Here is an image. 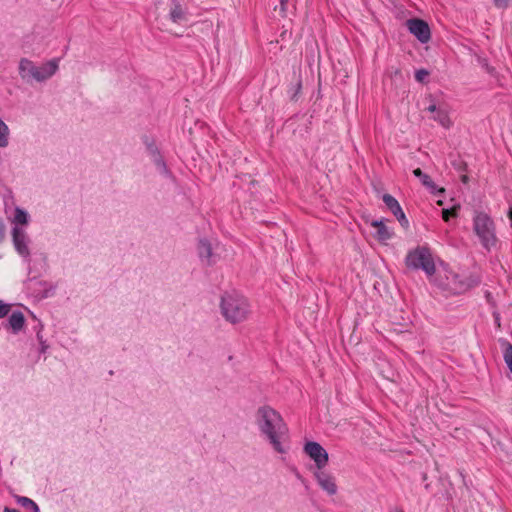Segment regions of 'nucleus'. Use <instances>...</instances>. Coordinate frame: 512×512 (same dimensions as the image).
Instances as JSON below:
<instances>
[{"mask_svg": "<svg viewBox=\"0 0 512 512\" xmlns=\"http://www.w3.org/2000/svg\"><path fill=\"white\" fill-rule=\"evenodd\" d=\"M255 423L277 453H286L283 444L288 439V427L279 412L270 406H261L256 411Z\"/></svg>", "mask_w": 512, "mask_h": 512, "instance_id": "f257e3e1", "label": "nucleus"}, {"mask_svg": "<svg viewBox=\"0 0 512 512\" xmlns=\"http://www.w3.org/2000/svg\"><path fill=\"white\" fill-rule=\"evenodd\" d=\"M220 310L225 320L231 324L244 322L251 312L248 299L237 291L225 292L221 296Z\"/></svg>", "mask_w": 512, "mask_h": 512, "instance_id": "f03ea898", "label": "nucleus"}, {"mask_svg": "<svg viewBox=\"0 0 512 512\" xmlns=\"http://www.w3.org/2000/svg\"><path fill=\"white\" fill-rule=\"evenodd\" d=\"M473 230L480 239L482 246L490 251L497 244L495 224L492 218L484 212H477L473 218Z\"/></svg>", "mask_w": 512, "mask_h": 512, "instance_id": "7ed1b4c3", "label": "nucleus"}, {"mask_svg": "<svg viewBox=\"0 0 512 512\" xmlns=\"http://www.w3.org/2000/svg\"><path fill=\"white\" fill-rule=\"evenodd\" d=\"M406 264L413 269H422L428 277L435 274L436 268L430 248L418 246L406 257Z\"/></svg>", "mask_w": 512, "mask_h": 512, "instance_id": "20e7f679", "label": "nucleus"}, {"mask_svg": "<svg viewBox=\"0 0 512 512\" xmlns=\"http://www.w3.org/2000/svg\"><path fill=\"white\" fill-rule=\"evenodd\" d=\"M480 280L477 277H461L453 272H445V280H439L437 285L450 293L462 294L472 287L477 286Z\"/></svg>", "mask_w": 512, "mask_h": 512, "instance_id": "39448f33", "label": "nucleus"}, {"mask_svg": "<svg viewBox=\"0 0 512 512\" xmlns=\"http://www.w3.org/2000/svg\"><path fill=\"white\" fill-rule=\"evenodd\" d=\"M304 452L314 461L317 470H322L329 461L327 451L318 442L308 441Z\"/></svg>", "mask_w": 512, "mask_h": 512, "instance_id": "423d86ee", "label": "nucleus"}, {"mask_svg": "<svg viewBox=\"0 0 512 512\" xmlns=\"http://www.w3.org/2000/svg\"><path fill=\"white\" fill-rule=\"evenodd\" d=\"M408 30L421 43H427L431 38V31L428 23L419 18H412L406 22Z\"/></svg>", "mask_w": 512, "mask_h": 512, "instance_id": "0eeeda50", "label": "nucleus"}, {"mask_svg": "<svg viewBox=\"0 0 512 512\" xmlns=\"http://www.w3.org/2000/svg\"><path fill=\"white\" fill-rule=\"evenodd\" d=\"M12 242L17 253L25 259H29L30 250L28 247L29 238L26 232L19 226L12 228Z\"/></svg>", "mask_w": 512, "mask_h": 512, "instance_id": "6e6552de", "label": "nucleus"}, {"mask_svg": "<svg viewBox=\"0 0 512 512\" xmlns=\"http://www.w3.org/2000/svg\"><path fill=\"white\" fill-rule=\"evenodd\" d=\"M314 477L320 486V488L325 491L329 496H334L338 492V487L336 484L335 477L325 471L317 470L314 472Z\"/></svg>", "mask_w": 512, "mask_h": 512, "instance_id": "1a4fd4ad", "label": "nucleus"}, {"mask_svg": "<svg viewBox=\"0 0 512 512\" xmlns=\"http://www.w3.org/2000/svg\"><path fill=\"white\" fill-rule=\"evenodd\" d=\"M18 72L20 77L26 81L31 82L35 80L38 82L37 65L28 58H21L18 65Z\"/></svg>", "mask_w": 512, "mask_h": 512, "instance_id": "9d476101", "label": "nucleus"}, {"mask_svg": "<svg viewBox=\"0 0 512 512\" xmlns=\"http://www.w3.org/2000/svg\"><path fill=\"white\" fill-rule=\"evenodd\" d=\"M386 209H388L397 219L399 224L407 230L409 228V221L402 210L399 202L391 195L386 194Z\"/></svg>", "mask_w": 512, "mask_h": 512, "instance_id": "9b49d317", "label": "nucleus"}, {"mask_svg": "<svg viewBox=\"0 0 512 512\" xmlns=\"http://www.w3.org/2000/svg\"><path fill=\"white\" fill-rule=\"evenodd\" d=\"M198 256L203 263L210 266L216 262L211 242L202 238L199 240L197 245Z\"/></svg>", "mask_w": 512, "mask_h": 512, "instance_id": "f8f14e48", "label": "nucleus"}, {"mask_svg": "<svg viewBox=\"0 0 512 512\" xmlns=\"http://www.w3.org/2000/svg\"><path fill=\"white\" fill-rule=\"evenodd\" d=\"M59 58L51 59L41 66H37L38 82H44L50 79L59 69Z\"/></svg>", "mask_w": 512, "mask_h": 512, "instance_id": "ddd939ff", "label": "nucleus"}, {"mask_svg": "<svg viewBox=\"0 0 512 512\" xmlns=\"http://www.w3.org/2000/svg\"><path fill=\"white\" fill-rule=\"evenodd\" d=\"M25 317L21 311H14L10 314L8 321L4 324L6 329H11L13 334H18L24 327Z\"/></svg>", "mask_w": 512, "mask_h": 512, "instance_id": "4468645a", "label": "nucleus"}, {"mask_svg": "<svg viewBox=\"0 0 512 512\" xmlns=\"http://www.w3.org/2000/svg\"><path fill=\"white\" fill-rule=\"evenodd\" d=\"M413 174L415 177L419 178L421 183L428 188L431 192H434L436 190V185L432 181L429 175L425 174L420 168H416L413 170Z\"/></svg>", "mask_w": 512, "mask_h": 512, "instance_id": "2eb2a0df", "label": "nucleus"}, {"mask_svg": "<svg viewBox=\"0 0 512 512\" xmlns=\"http://www.w3.org/2000/svg\"><path fill=\"white\" fill-rule=\"evenodd\" d=\"M16 502L23 508L29 509L32 512H40L39 506L35 501L26 496H15Z\"/></svg>", "mask_w": 512, "mask_h": 512, "instance_id": "dca6fc26", "label": "nucleus"}, {"mask_svg": "<svg viewBox=\"0 0 512 512\" xmlns=\"http://www.w3.org/2000/svg\"><path fill=\"white\" fill-rule=\"evenodd\" d=\"M371 226L376 228V233L374 237L378 240L380 244L384 243V218L372 220Z\"/></svg>", "mask_w": 512, "mask_h": 512, "instance_id": "f3484780", "label": "nucleus"}, {"mask_svg": "<svg viewBox=\"0 0 512 512\" xmlns=\"http://www.w3.org/2000/svg\"><path fill=\"white\" fill-rule=\"evenodd\" d=\"M9 127L7 124L0 118V148H5L9 144Z\"/></svg>", "mask_w": 512, "mask_h": 512, "instance_id": "a211bd4d", "label": "nucleus"}, {"mask_svg": "<svg viewBox=\"0 0 512 512\" xmlns=\"http://www.w3.org/2000/svg\"><path fill=\"white\" fill-rule=\"evenodd\" d=\"M169 15L170 19L175 23H179L185 19V13L179 3H174Z\"/></svg>", "mask_w": 512, "mask_h": 512, "instance_id": "6ab92c4d", "label": "nucleus"}, {"mask_svg": "<svg viewBox=\"0 0 512 512\" xmlns=\"http://www.w3.org/2000/svg\"><path fill=\"white\" fill-rule=\"evenodd\" d=\"M433 119L439 122L445 128H449L451 125V120L448 116V113L441 108L436 111Z\"/></svg>", "mask_w": 512, "mask_h": 512, "instance_id": "aec40b11", "label": "nucleus"}, {"mask_svg": "<svg viewBox=\"0 0 512 512\" xmlns=\"http://www.w3.org/2000/svg\"><path fill=\"white\" fill-rule=\"evenodd\" d=\"M28 219H29V215L28 213L17 207L15 209V214H14V219H13V222L16 224L15 226H18V224H21V225H26L28 223Z\"/></svg>", "mask_w": 512, "mask_h": 512, "instance_id": "412c9836", "label": "nucleus"}, {"mask_svg": "<svg viewBox=\"0 0 512 512\" xmlns=\"http://www.w3.org/2000/svg\"><path fill=\"white\" fill-rule=\"evenodd\" d=\"M502 345L504 347L503 357H504L505 363L507 364V366L509 367V369L512 373V344L508 341H504L502 343Z\"/></svg>", "mask_w": 512, "mask_h": 512, "instance_id": "4be33fe9", "label": "nucleus"}, {"mask_svg": "<svg viewBox=\"0 0 512 512\" xmlns=\"http://www.w3.org/2000/svg\"><path fill=\"white\" fill-rule=\"evenodd\" d=\"M153 161H154L156 167L159 169V171L162 174H164L166 176H170L171 175V173H170V171H169V169H168V167H167L163 157L160 154L155 155V157H153Z\"/></svg>", "mask_w": 512, "mask_h": 512, "instance_id": "5701e85b", "label": "nucleus"}, {"mask_svg": "<svg viewBox=\"0 0 512 512\" xmlns=\"http://www.w3.org/2000/svg\"><path fill=\"white\" fill-rule=\"evenodd\" d=\"M153 161H154L156 167L159 169V171L162 174H164L166 176H170L171 175V173H170V171H169V169H168V167H167L163 157L160 154L155 155V157H153Z\"/></svg>", "mask_w": 512, "mask_h": 512, "instance_id": "b1692460", "label": "nucleus"}, {"mask_svg": "<svg viewBox=\"0 0 512 512\" xmlns=\"http://www.w3.org/2000/svg\"><path fill=\"white\" fill-rule=\"evenodd\" d=\"M153 161H154L156 167L159 169V171L162 174H164L166 176H170L171 175V173H170V171H169V169H168V167H167L163 157L160 154L155 155V157H153Z\"/></svg>", "mask_w": 512, "mask_h": 512, "instance_id": "393cba45", "label": "nucleus"}, {"mask_svg": "<svg viewBox=\"0 0 512 512\" xmlns=\"http://www.w3.org/2000/svg\"><path fill=\"white\" fill-rule=\"evenodd\" d=\"M301 89H302V81H301V78L298 77L297 80H296V83L293 87L290 88L289 90V93H290V99L292 101H297L298 99V96L301 92Z\"/></svg>", "mask_w": 512, "mask_h": 512, "instance_id": "a878e982", "label": "nucleus"}, {"mask_svg": "<svg viewBox=\"0 0 512 512\" xmlns=\"http://www.w3.org/2000/svg\"><path fill=\"white\" fill-rule=\"evenodd\" d=\"M42 327H43L42 324L39 322L37 324V326L35 327V329H36L37 339L40 344V352L45 353L48 348V345L46 344V341L43 339V336L41 334Z\"/></svg>", "mask_w": 512, "mask_h": 512, "instance_id": "bb28decb", "label": "nucleus"}, {"mask_svg": "<svg viewBox=\"0 0 512 512\" xmlns=\"http://www.w3.org/2000/svg\"><path fill=\"white\" fill-rule=\"evenodd\" d=\"M459 208H460L459 206H453L450 209H443L442 210V218H443V220L445 222H448L451 218L456 217Z\"/></svg>", "mask_w": 512, "mask_h": 512, "instance_id": "cd10ccee", "label": "nucleus"}, {"mask_svg": "<svg viewBox=\"0 0 512 512\" xmlns=\"http://www.w3.org/2000/svg\"><path fill=\"white\" fill-rule=\"evenodd\" d=\"M404 314V311H401L400 315H393L392 313H389V321L392 325H402L406 320Z\"/></svg>", "mask_w": 512, "mask_h": 512, "instance_id": "c85d7f7f", "label": "nucleus"}, {"mask_svg": "<svg viewBox=\"0 0 512 512\" xmlns=\"http://www.w3.org/2000/svg\"><path fill=\"white\" fill-rule=\"evenodd\" d=\"M428 76L429 72L425 69H419L415 72V79L420 83H424Z\"/></svg>", "mask_w": 512, "mask_h": 512, "instance_id": "c756f323", "label": "nucleus"}, {"mask_svg": "<svg viewBox=\"0 0 512 512\" xmlns=\"http://www.w3.org/2000/svg\"><path fill=\"white\" fill-rule=\"evenodd\" d=\"M11 310V305L0 300V319L6 317Z\"/></svg>", "mask_w": 512, "mask_h": 512, "instance_id": "7c9ffc66", "label": "nucleus"}, {"mask_svg": "<svg viewBox=\"0 0 512 512\" xmlns=\"http://www.w3.org/2000/svg\"><path fill=\"white\" fill-rule=\"evenodd\" d=\"M288 2L289 0H280L279 11L282 16H286L288 10Z\"/></svg>", "mask_w": 512, "mask_h": 512, "instance_id": "2f4dec72", "label": "nucleus"}, {"mask_svg": "<svg viewBox=\"0 0 512 512\" xmlns=\"http://www.w3.org/2000/svg\"><path fill=\"white\" fill-rule=\"evenodd\" d=\"M147 149L149 153L152 155V157H155V155L160 154L158 148L154 143H147Z\"/></svg>", "mask_w": 512, "mask_h": 512, "instance_id": "473e14b6", "label": "nucleus"}, {"mask_svg": "<svg viewBox=\"0 0 512 512\" xmlns=\"http://www.w3.org/2000/svg\"><path fill=\"white\" fill-rule=\"evenodd\" d=\"M511 0H494V4L498 8H507Z\"/></svg>", "mask_w": 512, "mask_h": 512, "instance_id": "72a5a7b5", "label": "nucleus"}, {"mask_svg": "<svg viewBox=\"0 0 512 512\" xmlns=\"http://www.w3.org/2000/svg\"><path fill=\"white\" fill-rule=\"evenodd\" d=\"M5 238V224L2 219H0V243L3 242Z\"/></svg>", "mask_w": 512, "mask_h": 512, "instance_id": "f704fd0d", "label": "nucleus"}, {"mask_svg": "<svg viewBox=\"0 0 512 512\" xmlns=\"http://www.w3.org/2000/svg\"><path fill=\"white\" fill-rule=\"evenodd\" d=\"M439 108H437V106L435 104H431L427 107V110L431 113H436V111L438 110Z\"/></svg>", "mask_w": 512, "mask_h": 512, "instance_id": "c9c22d12", "label": "nucleus"}, {"mask_svg": "<svg viewBox=\"0 0 512 512\" xmlns=\"http://www.w3.org/2000/svg\"><path fill=\"white\" fill-rule=\"evenodd\" d=\"M3 512H20V511L15 508L4 507Z\"/></svg>", "mask_w": 512, "mask_h": 512, "instance_id": "e433bc0d", "label": "nucleus"}, {"mask_svg": "<svg viewBox=\"0 0 512 512\" xmlns=\"http://www.w3.org/2000/svg\"><path fill=\"white\" fill-rule=\"evenodd\" d=\"M508 218L509 220L511 221V227H512V207L509 208V211H508Z\"/></svg>", "mask_w": 512, "mask_h": 512, "instance_id": "4c0bfd02", "label": "nucleus"}, {"mask_svg": "<svg viewBox=\"0 0 512 512\" xmlns=\"http://www.w3.org/2000/svg\"><path fill=\"white\" fill-rule=\"evenodd\" d=\"M468 180H469V177H468L467 175H462V177H461V181H462L463 183H467V182H468Z\"/></svg>", "mask_w": 512, "mask_h": 512, "instance_id": "58836bf2", "label": "nucleus"}, {"mask_svg": "<svg viewBox=\"0 0 512 512\" xmlns=\"http://www.w3.org/2000/svg\"><path fill=\"white\" fill-rule=\"evenodd\" d=\"M392 234H393V233H390V232L388 231V229L386 228V232H385L386 239L391 238Z\"/></svg>", "mask_w": 512, "mask_h": 512, "instance_id": "ea45409f", "label": "nucleus"}, {"mask_svg": "<svg viewBox=\"0 0 512 512\" xmlns=\"http://www.w3.org/2000/svg\"><path fill=\"white\" fill-rule=\"evenodd\" d=\"M390 512H404V511L400 508H395L394 510H391Z\"/></svg>", "mask_w": 512, "mask_h": 512, "instance_id": "a19ab883", "label": "nucleus"}, {"mask_svg": "<svg viewBox=\"0 0 512 512\" xmlns=\"http://www.w3.org/2000/svg\"><path fill=\"white\" fill-rule=\"evenodd\" d=\"M296 477H297L298 479L302 480V477H301V475H300L298 472H296Z\"/></svg>", "mask_w": 512, "mask_h": 512, "instance_id": "79ce46f5", "label": "nucleus"}, {"mask_svg": "<svg viewBox=\"0 0 512 512\" xmlns=\"http://www.w3.org/2000/svg\"><path fill=\"white\" fill-rule=\"evenodd\" d=\"M466 166H467V165H466V163H462V167H461V169L465 170V169H466Z\"/></svg>", "mask_w": 512, "mask_h": 512, "instance_id": "37998d69", "label": "nucleus"}]
</instances>
